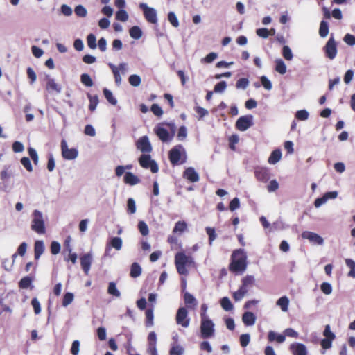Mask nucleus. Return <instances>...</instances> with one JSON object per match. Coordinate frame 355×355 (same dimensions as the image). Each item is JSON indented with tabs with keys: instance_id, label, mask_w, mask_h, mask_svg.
I'll use <instances>...</instances> for the list:
<instances>
[{
	"instance_id": "864d4df0",
	"label": "nucleus",
	"mask_w": 355,
	"mask_h": 355,
	"mask_svg": "<svg viewBox=\"0 0 355 355\" xmlns=\"http://www.w3.org/2000/svg\"><path fill=\"white\" fill-rule=\"evenodd\" d=\"M75 14L80 17H85L87 16V9L82 5H78L74 9Z\"/></svg>"
},
{
	"instance_id": "5fc2aeb1",
	"label": "nucleus",
	"mask_w": 355,
	"mask_h": 355,
	"mask_svg": "<svg viewBox=\"0 0 355 355\" xmlns=\"http://www.w3.org/2000/svg\"><path fill=\"white\" fill-rule=\"evenodd\" d=\"M309 116V113L306 110H300L295 113V117L300 121H306Z\"/></svg>"
},
{
	"instance_id": "7c9ffc66",
	"label": "nucleus",
	"mask_w": 355,
	"mask_h": 355,
	"mask_svg": "<svg viewBox=\"0 0 355 355\" xmlns=\"http://www.w3.org/2000/svg\"><path fill=\"white\" fill-rule=\"evenodd\" d=\"M33 278L30 276H26L19 282V287L21 289H27L32 285Z\"/></svg>"
},
{
	"instance_id": "c756f323",
	"label": "nucleus",
	"mask_w": 355,
	"mask_h": 355,
	"mask_svg": "<svg viewBox=\"0 0 355 355\" xmlns=\"http://www.w3.org/2000/svg\"><path fill=\"white\" fill-rule=\"evenodd\" d=\"M103 92L105 98H106L109 103H110L112 105H116L117 104L116 98L113 96L112 92L110 89L104 88L103 89Z\"/></svg>"
},
{
	"instance_id": "6ab92c4d",
	"label": "nucleus",
	"mask_w": 355,
	"mask_h": 355,
	"mask_svg": "<svg viewBox=\"0 0 355 355\" xmlns=\"http://www.w3.org/2000/svg\"><path fill=\"white\" fill-rule=\"evenodd\" d=\"M123 241L121 237L114 236L111 238L110 241L107 243V250H111L112 248H115L116 250H120L122 248Z\"/></svg>"
},
{
	"instance_id": "2f4dec72",
	"label": "nucleus",
	"mask_w": 355,
	"mask_h": 355,
	"mask_svg": "<svg viewBox=\"0 0 355 355\" xmlns=\"http://www.w3.org/2000/svg\"><path fill=\"white\" fill-rule=\"evenodd\" d=\"M107 293L116 297H119L121 296V293L116 288V283L114 282H110L108 284Z\"/></svg>"
},
{
	"instance_id": "c9c22d12",
	"label": "nucleus",
	"mask_w": 355,
	"mask_h": 355,
	"mask_svg": "<svg viewBox=\"0 0 355 355\" xmlns=\"http://www.w3.org/2000/svg\"><path fill=\"white\" fill-rule=\"evenodd\" d=\"M80 82L87 87H92L94 85V82L88 73H83L80 75Z\"/></svg>"
},
{
	"instance_id": "cd10ccee",
	"label": "nucleus",
	"mask_w": 355,
	"mask_h": 355,
	"mask_svg": "<svg viewBox=\"0 0 355 355\" xmlns=\"http://www.w3.org/2000/svg\"><path fill=\"white\" fill-rule=\"evenodd\" d=\"M129 33L132 38L139 40L141 37L143 32L139 26H134L130 28Z\"/></svg>"
},
{
	"instance_id": "7ed1b4c3",
	"label": "nucleus",
	"mask_w": 355,
	"mask_h": 355,
	"mask_svg": "<svg viewBox=\"0 0 355 355\" xmlns=\"http://www.w3.org/2000/svg\"><path fill=\"white\" fill-rule=\"evenodd\" d=\"M32 217L31 230L39 234H44L46 232V227L42 212L35 209L32 213Z\"/></svg>"
},
{
	"instance_id": "e2e57ef3",
	"label": "nucleus",
	"mask_w": 355,
	"mask_h": 355,
	"mask_svg": "<svg viewBox=\"0 0 355 355\" xmlns=\"http://www.w3.org/2000/svg\"><path fill=\"white\" fill-rule=\"evenodd\" d=\"M55 166V162L52 153H49L48 155V162H47V169L49 171L51 172L54 170Z\"/></svg>"
},
{
	"instance_id": "a878e982",
	"label": "nucleus",
	"mask_w": 355,
	"mask_h": 355,
	"mask_svg": "<svg viewBox=\"0 0 355 355\" xmlns=\"http://www.w3.org/2000/svg\"><path fill=\"white\" fill-rule=\"evenodd\" d=\"M281 157H282L281 150L279 149L274 150L271 153V154L268 158V162L270 164H275L281 159Z\"/></svg>"
},
{
	"instance_id": "f8f14e48",
	"label": "nucleus",
	"mask_w": 355,
	"mask_h": 355,
	"mask_svg": "<svg viewBox=\"0 0 355 355\" xmlns=\"http://www.w3.org/2000/svg\"><path fill=\"white\" fill-rule=\"evenodd\" d=\"M301 236L302 239L309 240V242L312 244L318 245H322L324 244L323 238L317 233L309 231H304Z\"/></svg>"
},
{
	"instance_id": "c85d7f7f",
	"label": "nucleus",
	"mask_w": 355,
	"mask_h": 355,
	"mask_svg": "<svg viewBox=\"0 0 355 355\" xmlns=\"http://www.w3.org/2000/svg\"><path fill=\"white\" fill-rule=\"evenodd\" d=\"M141 274V268L137 262H134L130 267V275L133 278H137Z\"/></svg>"
},
{
	"instance_id": "a19ab883",
	"label": "nucleus",
	"mask_w": 355,
	"mask_h": 355,
	"mask_svg": "<svg viewBox=\"0 0 355 355\" xmlns=\"http://www.w3.org/2000/svg\"><path fill=\"white\" fill-rule=\"evenodd\" d=\"M128 82L132 86L138 87L141 83V79L139 75L132 74L129 76Z\"/></svg>"
},
{
	"instance_id": "58836bf2",
	"label": "nucleus",
	"mask_w": 355,
	"mask_h": 355,
	"mask_svg": "<svg viewBox=\"0 0 355 355\" xmlns=\"http://www.w3.org/2000/svg\"><path fill=\"white\" fill-rule=\"evenodd\" d=\"M146 326L147 327H152L153 325V319H154V314H153V309H148L146 311Z\"/></svg>"
},
{
	"instance_id": "423d86ee",
	"label": "nucleus",
	"mask_w": 355,
	"mask_h": 355,
	"mask_svg": "<svg viewBox=\"0 0 355 355\" xmlns=\"http://www.w3.org/2000/svg\"><path fill=\"white\" fill-rule=\"evenodd\" d=\"M138 161L142 168L146 169L149 168L153 173H157L159 170L157 162L151 159V157L148 153L142 154L139 157Z\"/></svg>"
},
{
	"instance_id": "f03ea898",
	"label": "nucleus",
	"mask_w": 355,
	"mask_h": 355,
	"mask_svg": "<svg viewBox=\"0 0 355 355\" xmlns=\"http://www.w3.org/2000/svg\"><path fill=\"white\" fill-rule=\"evenodd\" d=\"M168 158L173 166L184 164L187 159V153L183 146L178 144L172 148L168 153Z\"/></svg>"
},
{
	"instance_id": "de8ad7c7",
	"label": "nucleus",
	"mask_w": 355,
	"mask_h": 355,
	"mask_svg": "<svg viewBox=\"0 0 355 355\" xmlns=\"http://www.w3.org/2000/svg\"><path fill=\"white\" fill-rule=\"evenodd\" d=\"M74 295L71 292H67L64 295L62 300V306L67 307L69 305L73 300Z\"/></svg>"
},
{
	"instance_id": "f257e3e1",
	"label": "nucleus",
	"mask_w": 355,
	"mask_h": 355,
	"mask_svg": "<svg viewBox=\"0 0 355 355\" xmlns=\"http://www.w3.org/2000/svg\"><path fill=\"white\" fill-rule=\"evenodd\" d=\"M247 268V255L243 249L234 250L232 254L230 270L236 273H243Z\"/></svg>"
},
{
	"instance_id": "72a5a7b5",
	"label": "nucleus",
	"mask_w": 355,
	"mask_h": 355,
	"mask_svg": "<svg viewBox=\"0 0 355 355\" xmlns=\"http://www.w3.org/2000/svg\"><path fill=\"white\" fill-rule=\"evenodd\" d=\"M275 70L282 75L286 73V65L282 59L275 60Z\"/></svg>"
},
{
	"instance_id": "473e14b6",
	"label": "nucleus",
	"mask_w": 355,
	"mask_h": 355,
	"mask_svg": "<svg viewBox=\"0 0 355 355\" xmlns=\"http://www.w3.org/2000/svg\"><path fill=\"white\" fill-rule=\"evenodd\" d=\"M184 301L186 305L188 306L191 304H193L194 306L197 304V300L195 297L187 291H186L184 294Z\"/></svg>"
},
{
	"instance_id": "603ef678",
	"label": "nucleus",
	"mask_w": 355,
	"mask_h": 355,
	"mask_svg": "<svg viewBox=\"0 0 355 355\" xmlns=\"http://www.w3.org/2000/svg\"><path fill=\"white\" fill-rule=\"evenodd\" d=\"M28 152L30 157L33 162L35 165H37L39 163V157L36 150L32 147L28 148Z\"/></svg>"
},
{
	"instance_id": "6e6552de",
	"label": "nucleus",
	"mask_w": 355,
	"mask_h": 355,
	"mask_svg": "<svg viewBox=\"0 0 355 355\" xmlns=\"http://www.w3.org/2000/svg\"><path fill=\"white\" fill-rule=\"evenodd\" d=\"M236 128L241 132L246 131L253 125V116L251 114L240 116L236 122Z\"/></svg>"
},
{
	"instance_id": "052dcab7",
	"label": "nucleus",
	"mask_w": 355,
	"mask_h": 355,
	"mask_svg": "<svg viewBox=\"0 0 355 355\" xmlns=\"http://www.w3.org/2000/svg\"><path fill=\"white\" fill-rule=\"evenodd\" d=\"M21 164L22 166L29 172L33 171V166L31 164V160L27 157H24L21 159Z\"/></svg>"
},
{
	"instance_id": "0eeeda50",
	"label": "nucleus",
	"mask_w": 355,
	"mask_h": 355,
	"mask_svg": "<svg viewBox=\"0 0 355 355\" xmlns=\"http://www.w3.org/2000/svg\"><path fill=\"white\" fill-rule=\"evenodd\" d=\"M323 50L326 56L330 59L334 60L337 55V44L334 38L333 35H331V37L328 40L325 46L323 47Z\"/></svg>"
},
{
	"instance_id": "aec40b11",
	"label": "nucleus",
	"mask_w": 355,
	"mask_h": 355,
	"mask_svg": "<svg viewBox=\"0 0 355 355\" xmlns=\"http://www.w3.org/2000/svg\"><path fill=\"white\" fill-rule=\"evenodd\" d=\"M256 315L250 311H246L243 314L242 320L246 326H252L256 322Z\"/></svg>"
},
{
	"instance_id": "1a4fd4ad",
	"label": "nucleus",
	"mask_w": 355,
	"mask_h": 355,
	"mask_svg": "<svg viewBox=\"0 0 355 355\" xmlns=\"http://www.w3.org/2000/svg\"><path fill=\"white\" fill-rule=\"evenodd\" d=\"M62 155L64 159L73 160L78 155V151L76 148H69L67 141L64 139L61 141Z\"/></svg>"
},
{
	"instance_id": "4468645a",
	"label": "nucleus",
	"mask_w": 355,
	"mask_h": 355,
	"mask_svg": "<svg viewBox=\"0 0 355 355\" xmlns=\"http://www.w3.org/2000/svg\"><path fill=\"white\" fill-rule=\"evenodd\" d=\"M45 78L46 80V89L49 92H55V94H60L62 91V87L60 85L55 83V80L49 75H46Z\"/></svg>"
},
{
	"instance_id": "2eb2a0df",
	"label": "nucleus",
	"mask_w": 355,
	"mask_h": 355,
	"mask_svg": "<svg viewBox=\"0 0 355 355\" xmlns=\"http://www.w3.org/2000/svg\"><path fill=\"white\" fill-rule=\"evenodd\" d=\"M80 265L85 274L87 275L92 262V254L89 252L80 257Z\"/></svg>"
},
{
	"instance_id": "69168bd1",
	"label": "nucleus",
	"mask_w": 355,
	"mask_h": 355,
	"mask_svg": "<svg viewBox=\"0 0 355 355\" xmlns=\"http://www.w3.org/2000/svg\"><path fill=\"white\" fill-rule=\"evenodd\" d=\"M27 76L30 79V83L32 85L33 84L36 79H37V75L33 68L28 67L26 69Z\"/></svg>"
},
{
	"instance_id": "0e129e2a",
	"label": "nucleus",
	"mask_w": 355,
	"mask_h": 355,
	"mask_svg": "<svg viewBox=\"0 0 355 355\" xmlns=\"http://www.w3.org/2000/svg\"><path fill=\"white\" fill-rule=\"evenodd\" d=\"M31 305L33 307L34 312L36 315H38L41 312V306L39 300L36 297H33L31 300Z\"/></svg>"
},
{
	"instance_id": "bb28decb",
	"label": "nucleus",
	"mask_w": 355,
	"mask_h": 355,
	"mask_svg": "<svg viewBox=\"0 0 355 355\" xmlns=\"http://www.w3.org/2000/svg\"><path fill=\"white\" fill-rule=\"evenodd\" d=\"M276 304L281 308L282 311L286 312L288 309L289 299L286 296H282L277 300Z\"/></svg>"
},
{
	"instance_id": "ea45409f",
	"label": "nucleus",
	"mask_w": 355,
	"mask_h": 355,
	"mask_svg": "<svg viewBox=\"0 0 355 355\" xmlns=\"http://www.w3.org/2000/svg\"><path fill=\"white\" fill-rule=\"evenodd\" d=\"M116 19L123 22L128 19V14L124 9H119L115 15Z\"/></svg>"
},
{
	"instance_id": "5701e85b",
	"label": "nucleus",
	"mask_w": 355,
	"mask_h": 355,
	"mask_svg": "<svg viewBox=\"0 0 355 355\" xmlns=\"http://www.w3.org/2000/svg\"><path fill=\"white\" fill-rule=\"evenodd\" d=\"M268 340L273 342L276 340L279 343H282L285 341L286 337L283 334H277L273 331H270L268 335Z\"/></svg>"
},
{
	"instance_id": "412c9836",
	"label": "nucleus",
	"mask_w": 355,
	"mask_h": 355,
	"mask_svg": "<svg viewBox=\"0 0 355 355\" xmlns=\"http://www.w3.org/2000/svg\"><path fill=\"white\" fill-rule=\"evenodd\" d=\"M124 182L131 186H134L140 182L139 178L132 172H126L123 178Z\"/></svg>"
},
{
	"instance_id": "bf43d9fd",
	"label": "nucleus",
	"mask_w": 355,
	"mask_h": 355,
	"mask_svg": "<svg viewBox=\"0 0 355 355\" xmlns=\"http://www.w3.org/2000/svg\"><path fill=\"white\" fill-rule=\"evenodd\" d=\"M320 289L325 295H330L332 293V286L329 282H322L320 285Z\"/></svg>"
},
{
	"instance_id": "680f3d73",
	"label": "nucleus",
	"mask_w": 355,
	"mask_h": 355,
	"mask_svg": "<svg viewBox=\"0 0 355 355\" xmlns=\"http://www.w3.org/2000/svg\"><path fill=\"white\" fill-rule=\"evenodd\" d=\"M170 355H182L184 353V348L180 345L173 346L170 349Z\"/></svg>"
},
{
	"instance_id": "39448f33",
	"label": "nucleus",
	"mask_w": 355,
	"mask_h": 355,
	"mask_svg": "<svg viewBox=\"0 0 355 355\" xmlns=\"http://www.w3.org/2000/svg\"><path fill=\"white\" fill-rule=\"evenodd\" d=\"M139 7L142 10L143 15L148 23L153 24L157 23V12L154 8L149 7L146 3H140Z\"/></svg>"
},
{
	"instance_id": "20e7f679",
	"label": "nucleus",
	"mask_w": 355,
	"mask_h": 355,
	"mask_svg": "<svg viewBox=\"0 0 355 355\" xmlns=\"http://www.w3.org/2000/svg\"><path fill=\"white\" fill-rule=\"evenodd\" d=\"M200 329L202 338H211L215 334V324L210 318L201 320Z\"/></svg>"
},
{
	"instance_id": "774afa93",
	"label": "nucleus",
	"mask_w": 355,
	"mask_h": 355,
	"mask_svg": "<svg viewBox=\"0 0 355 355\" xmlns=\"http://www.w3.org/2000/svg\"><path fill=\"white\" fill-rule=\"evenodd\" d=\"M343 41L349 46H354L355 45V36L347 33L343 37Z\"/></svg>"
},
{
	"instance_id": "f704fd0d",
	"label": "nucleus",
	"mask_w": 355,
	"mask_h": 355,
	"mask_svg": "<svg viewBox=\"0 0 355 355\" xmlns=\"http://www.w3.org/2000/svg\"><path fill=\"white\" fill-rule=\"evenodd\" d=\"M220 305L222 308L226 311H230L234 308L232 303L227 297H223L220 300Z\"/></svg>"
},
{
	"instance_id": "dca6fc26",
	"label": "nucleus",
	"mask_w": 355,
	"mask_h": 355,
	"mask_svg": "<svg viewBox=\"0 0 355 355\" xmlns=\"http://www.w3.org/2000/svg\"><path fill=\"white\" fill-rule=\"evenodd\" d=\"M290 350L293 355H307L308 352L305 345L300 343H294L290 345Z\"/></svg>"
},
{
	"instance_id": "6e6d98bb",
	"label": "nucleus",
	"mask_w": 355,
	"mask_h": 355,
	"mask_svg": "<svg viewBox=\"0 0 355 355\" xmlns=\"http://www.w3.org/2000/svg\"><path fill=\"white\" fill-rule=\"evenodd\" d=\"M187 136V127L184 125L180 126L178 130V134H177L178 139L180 141H183L186 139Z\"/></svg>"
},
{
	"instance_id": "338daca9",
	"label": "nucleus",
	"mask_w": 355,
	"mask_h": 355,
	"mask_svg": "<svg viewBox=\"0 0 355 355\" xmlns=\"http://www.w3.org/2000/svg\"><path fill=\"white\" fill-rule=\"evenodd\" d=\"M60 244L58 241H52L51 243V252L52 254H58L60 251Z\"/></svg>"
},
{
	"instance_id": "9b49d317",
	"label": "nucleus",
	"mask_w": 355,
	"mask_h": 355,
	"mask_svg": "<svg viewBox=\"0 0 355 355\" xmlns=\"http://www.w3.org/2000/svg\"><path fill=\"white\" fill-rule=\"evenodd\" d=\"M136 146L143 154L149 153L153 150L152 145L147 135L139 137L136 142Z\"/></svg>"
},
{
	"instance_id": "c03bdc74",
	"label": "nucleus",
	"mask_w": 355,
	"mask_h": 355,
	"mask_svg": "<svg viewBox=\"0 0 355 355\" xmlns=\"http://www.w3.org/2000/svg\"><path fill=\"white\" fill-rule=\"evenodd\" d=\"M137 227L142 236H145L149 234L148 227L144 221H139Z\"/></svg>"
},
{
	"instance_id": "13d9d810",
	"label": "nucleus",
	"mask_w": 355,
	"mask_h": 355,
	"mask_svg": "<svg viewBox=\"0 0 355 355\" xmlns=\"http://www.w3.org/2000/svg\"><path fill=\"white\" fill-rule=\"evenodd\" d=\"M227 87V83L225 81L222 80L218 83L214 88V92L215 93H223Z\"/></svg>"
},
{
	"instance_id": "4be33fe9",
	"label": "nucleus",
	"mask_w": 355,
	"mask_h": 355,
	"mask_svg": "<svg viewBox=\"0 0 355 355\" xmlns=\"http://www.w3.org/2000/svg\"><path fill=\"white\" fill-rule=\"evenodd\" d=\"M44 251L43 241H36L34 246V256L35 259H39Z\"/></svg>"
},
{
	"instance_id": "49530a36",
	"label": "nucleus",
	"mask_w": 355,
	"mask_h": 355,
	"mask_svg": "<svg viewBox=\"0 0 355 355\" xmlns=\"http://www.w3.org/2000/svg\"><path fill=\"white\" fill-rule=\"evenodd\" d=\"M187 227V223L184 221H178L175 223L173 232L174 233H182L186 230Z\"/></svg>"
},
{
	"instance_id": "9d476101",
	"label": "nucleus",
	"mask_w": 355,
	"mask_h": 355,
	"mask_svg": "<svg viewBox=\"0 0 355 355\" xmlns=\"http://www.w3.org/2000/svg\"><path fill=\"white\" fill-rule=\"evenodd\" d=\"M176 322L183 327H188L190 324V318L188 317V311L185 307H180L176 313Z\"/></svg>"
},
{
	"instance_id": "37998d69",
	"label": "nucleus",
	"mask_w": 355,
	"mask_h": 355,
	"mask_svg": "<svg viewBox=\"0 0 355 355\" xmlns=\"http://www.w3.org/2000/svg\"><path fill=\"white\" fill-rule=\"evenodd\" d=\"M168 20L170 22V24L175 28H177L179 26V21L178 19L175 15V13L173 11H171L168 13L167 16Z\"/></svg>"
},
{
	"instance_id": "3c124183",
	"label": "nucleus",
	"mask_w": 355,
	"mask_h": 355,
	"mask_svg": "<svg viewBox=\"0 0 355 355\" xmlns=\"http://www.w3.org/2000/svg\"><path fill=\"white\" fill-rule=\"evenodd\" d=\"M282 55L286 60H291L293 55L291 48L288 46L284 45L282 48Z\"/></svg>"
},
{
	"instance_id": "8fccbe9b",
	"label": "nucleus",
	"mask_w": 355,
	"mask_h": 355,
	"mask_svg": "<svg viewBox=\"0 0 355 355\" xmlns=\"http://www.w3.org/2000/svg\"><path fill=\"white\" fill-rule=\"evenodd\" d=\"M127 211L130 214H133L136 212L135 201L133 198H130L127 200Z\"/></svg>"
},
{
	"instance_id": "4c0bfd02",
	"label": "nucleus",
	"mask_w": 355,
	"mask_h": 355,
	"mask_svg": "<svg viewBox=\"0 0 355 355\" xmlns=\"http://www.w3.org/2000/svg\"><path fill=\"white\" fill-rule=\"evenodd\" d=\"M346 266L350 268L348 276L355 278V261L352 259H345Z\"/></svg>"
},
{
	"instance_id": "f3484780",
	"label": "nucleus",
	"mask_w": 355,
	"mask_h": 355,
	"mask_svg": "<svg viewBox=\"0 0 355 355\" xmlns=\"http://www.w3.org/2000/svg\"><path fill=\"white\" fill-rule=\"evenodd\" d=\"M183 177L191 182H197L199 181V174L196 171L194 168L188 167L183 173Z\"/></svg>"
},
{
	"instance_id": "4d7b16f0",
	"label": "nucleus",
	"mask_w": 355,
	"mask_h": 355,
	"mask_svg": "<svg viewBox=\"0 0 355 355\" xmlns=\"http://www.w3.org/2000/svg\"><path fill=\"white\" fill-rule=\"evenodd\" d=\"M218 57V53L215 52H211L207 54L205 58L201 60V62L203 63H211L214 60H216Z\"/></svg>"
},
{
	"instance_id": "79ce46f5",
	"label": "nucleus",
	"mask_w": 355,
	"mask_h": 355,
	"mask_svg": "<svg viewBox=\"0 0 355 355\" xmlns=\"http://www.w3.org/2000/svg\"><path fill=\"white\" fill-rule=\"evenodd\" d=\"M249 85V80L247 78H241L236 83L238 89H245Z\"/></svg>"
},
{
	"instance_id": "b1692460",
	"label": "nucleus",
	"mask_w": 355,
	"mask_h": 355,
	"mask_svg": "<svg viewBox=\"0 0 355 355\" xmlns=\"http://www.w3.org/2000/svg\"><path fill=\"white\" fill-rule=\"evenodd\" d=\"M87 96L89 99V110L91 112H94L98 104V95H91L89 93L87 94Z\"/></svg>"
},
{
	"instance_id": "ddd939ff",
	"label": "nucleus",
	"mask_w": 355,
	"mask_h": 355,
	"mask_svg": "<svg viewBox=\"0 0 355 355\" xmlns=\"http://www.w3.org/2000/svg\"><path fill=\"white\" fill-rule=\"evenodd\" d=\"M155 132L157 136L162 142H168L173 139L174 136L168 131L162 125H158L155 128Z\"/></svg>"
},
{
	"instance_id": "a18cd8bd",
	"label": "nucleus",
	"mask_w": 355,
	"mask_h": 355,
	"mask_svg": "<svg viewBox=\"0 0 355 355\" xmlns=\"http://www.w3.org/2000/svg\"><path fill=\"white\" fill-rule=\"evenodd\" d=\"M87 42L88 46L92 49H95L97 47L96 37L94 34L90 33L87 37Z\"/></svg>"
},
{
	"instance_id": "393cba45",
	"label": "nucleus",
	"mask_w": 355,
	"mask_h": 355,
	"mask_svg": "<svg viewBox=\"0 0 355 355\" xmlns=\"http://www.w3.org/2000/svg\"><path fill=\"white\" fill-rule=\"evenodd\" d=\"M189 257L184 252H178L175 257V265H187Z\"/></svg>"
},
{
	"instance_id": "09e8293b",
	"label": "nucleus",
	"mask_w": 355,
	"mask_h": 355,
	"mask_svg": "<svg viewBox=\"0 0 355 355\" xmlns=\"http://www.w3.org/2000/svg\"><path fill=\"white\" fill-rule=\"evenodd\" d=\"M206 233L209 236V243L210 245H211L212 242L216 239V234L215 229L214 227H207L205 228Z\"/></svg>"
},
{
	"instance_id": "e433bc0d",
	"label": "nucleus",
	"mask_w": 355,
	"mask_h": 355,
	"mask_svg": "<svg viewBox=\"0 0 355 355\" xmlns=\"http://www.w3.org/2000/svg\"><path fill=\"white\" fill-rule=\"evenodd\" d=\"M329 33V24L327 21L322 20L320 24L319 34L321 37H325Z\"/></svg>"
},
{
	"instance_id": "a211bd4d",
	"label": "nucleus",
	"mask_w": 355,
	"mask_h": 355,
	"mask_svg": "<svg viewBox=\"0 0 355 355\" xmlns=\"http://www.w3.org/2000/svg\"><path fill=\"white\" fill-rule=\"evenodd\" d=\"M254 173L257 179L263 182H267L270 178V173L266 168H257Z\"/></svg>"
}]
</instances>
